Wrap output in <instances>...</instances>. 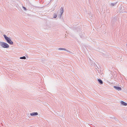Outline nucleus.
<instances>
[{
  "mask_svg": "<svg viewBox=\"0 0 127 127\" xmlns=\"http://www.w3.org/2000/svg\"><path fill=\"white\" fill-rule=\"evenodd\" d=\"M3 36L5 39L8 43L10 45H12L13 44V42L5 34L3 35Z\"/></svg>",
  "mask_w": 127,
  "mask_h": 127,
  "instance_id": "f257e3e1",
  "label": "nucleus"
},
{
  "mask_svg": "<svg viewBox=\"0 0 127 127\" xmlns=\"http://www.w3.org/2000/svg\"><path fill=\"white\" fill-rule=\"evenodd\" d=\"M0 45L2 48H7L9 47V45L7 43L3 42L0 41Z\"/></svg>",
  "mask_w": 127,
  "mask_h": 127,
  "instance_id": "f03ea898",
  "label": "nucleus"
},
{
  "mask_svg": "<svg viewBox=\"0 0 127 127\" xmlns=\"http://www.w3.org/2000/svg\"><path fill=\"white\" fill-rule=\"evenodd\" d=\"M60 13H61L60 15V17H61V16L63 13L64 12V9L62 7L60 9Z\"/></svg>",
  "mask_w": 127,
  "mask_h": 127,
  "instance_id": "7ed1b4c3",
  "label": "nucleus"
},
{
  "mask_svg": "<svg viewBox=\"0 0 127 127\" xmlns=\"http://www.w3.org/2000/svg\"><path fill=\"white\" fill-rule=\"evenodd\" d=\"M114 88L118 91L121 90L122 88L121 87H117L116 86H114Z\"/></svg>",
  "mask_w": 127,
  "mask_h": 127,
  "instance_id": "20e7f679",
  "label": "nucleus"
},
{
  "mask_svg": "<svg viewBox=\"0 0 127 127\" xmlns=\"http://www.w3.org/2000/svg\"><path fill=\"white\" fill-rule=\"evenodd\" d=\"M31 116H36L38 115V113L37 112H34L31 113L30 114Z\"/></svg>",
  "mask_w": 127,
  "mask_h": 127,
  "instance_id": "39448f33",
  "label": "nucleus"
},
{
  "mask_svg": "<svg viewBox=\"0 0 127 127\" xmlns=\"http://www.w3.org/2000/svg\"><path fill=\"white\" fill-rule=\"evenodd\" d=\"M121 103L122 105L125 106H126L127 105V103L125 102L122 101L121 102Z\"/></svg>",
  "mask_w": 127,
  "mask_h": 127,
  "instance_id": "423d86ee",
  "label": "nucleus"
},
{
  "mask_svg": "<svg viewBox=\"0 0 127 127\" xmlns=\"http://www.w3.org/2000/svg\"><path fill=\"white\" fill-rule=\"evenodd\" d=\"M98 81L100 84H102L103 83L102 81L100 79H98Z\"/></svg>",
  "mask_w": 127,
  "mask_h": 127,
  "instance_id": "0eeeda50",
  "label": "nucleus"
},
{
  "mask_svg": "<svg viewBox=\"0 0 127 127\" xmlns=\"http://www.w3.org/2000/svg\"><path fill=\"white\" fill-rule=\"evenodd\" d=\"M117 2H115L114 3H111V6H114L116 5Z\"/></svg>",
  "mask_w": 127,
  "mask_h": 127,
  "instance_id": "6e6552de",
  "label": "nucleus"
},
{
  "mask_svg": "<svg viewBox=\"0 0 127 127\" xmlns=\"http://www.w3.org/2000/svg\"><path fill=\"white\" fill-rule=\"evenodd\" d=\"M58 50H64L65 51L66 50V49L63 48H59L58 49Z\"/></svg>",
  "mask_w": 127,
  "mask_h": 127,
  "instance_id": "1a4fd4ad",
  "label": "nucleus"
},
{
  "mask_svg": "<svg viewBox=\"0 0 127 127\" xmlns=\"http://www.w3.org/2000/svg\"><path fill=\"white\" fill-rule=\"evenodd\" d=\"M20 59H26V57H25L24 56L22 57H20Z\"/></svg>",
  "mask_w": 127,
  "mask_h": 127,
  "instance_id": "9d476101",
  "label": "nucleus"
},
{
  "mask_svg": "<svg viewBox=\"0 0 127 127\" xmlns=\"http://www.w3.org/2000/svg\"><path fill=\"white\" fill-rule=\"evenodd\" d=\"M57 14H54V15L53 17L54 18H56L57 17Z\"/></svg>",
  "mask_w": 127,
  "mask_h": 127,
  "instance_id": "9b49d317",
  "label": "nucleus"
},
{
  "mask_svg": "<svg viewBox=\"0 0 127 127\" xmlns=\"http://www.w3.org/2000/svg\"><path fill=\"white\" fill-rule=\"evenodd\" d=\"M97 69H97V68H96V69L97 70V71H98L99 70V69H100V67H98L97 66Z\"/></svg>",
  "mask_w": 127,
  "mask_h": 127,
  "instance_id": "f8f14e48",
  "label": "nucleus"
},
{
  "mask_svg": "<svg viewBox=\"0 0 127 127\" xmlns=\"http://www.w3.org/2000/svg\"><path fill=\"white\" fill-rule=\"evenodd\" d=\"M23 8L25 10H27V9L25 7L23 6Z\"/></svg>",
  "mask_w": 127,
  "mask_h": 127,
  "instance_id": "ddd939ff",
  "label": "nucleus"
}]
</instances>
